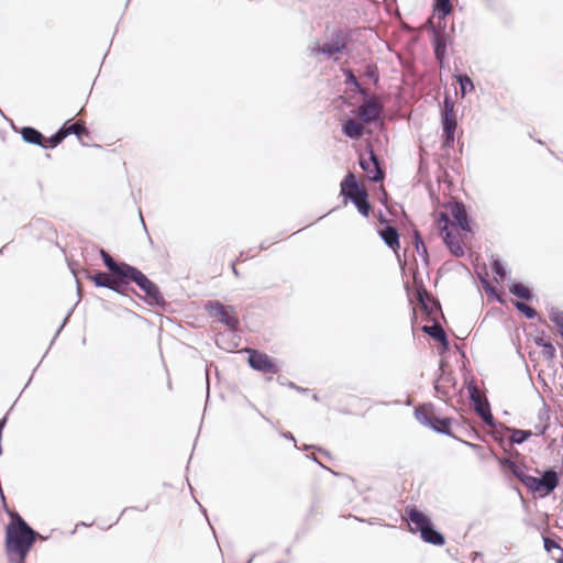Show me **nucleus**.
<instances>
[{"label":"nucleus","mask_w":563,"mask_h":563,"mask_svg":"<svg viewBox=\"0 0 563 563\" xmlns=\"http://www.w3.org/2000/svg\"><path fill=\"white\" fill-rule=\"evenodd\" d=\"M99 256L107 268L103 271H84L85 278L96 288L109 289L133 301V296L140 297L145 303L155 308H164L167 302L156 283L151 280L139 267L124 261H118L103 247Z\"/></svg>","instance_id":"nucleus-1"},{"label":"nucleus","mask_w":563,"mask_h":563,"mask_svg":"<svg viewBox=\"0 0 563 563\" xmlns=\"http://www.w3.org/2000/svg\"><path fill=\"white\" fill-rule=\"evenodd\" d=\"M405 514L413 525L412 532L419 533L420 539L428 544L442 547L445 544V536L435 527L432 518L420 510L416 505H407Z\"/></svg>","instance_id":"nucleus-2"},{"label":"nucleus","mask_w":563,"mask_h":563,"mask_svg":"<svg viewBox=\"0 0 563 563\" xmlns=\"http://www.w3.org/2000/svg\"><path fill=\"white\" fill-rule=\"evenodd\" d=\"M446 22L431 24L428 27V34L430 44L433 51L434 59L441 70H444L448 66L449 59V47L453 46L454 43V24L451 25L450 32L446 30Z\"/></svg>","instance_id":"nucleus-3"},{"label":"nucleus","mask_w":563,"mask_h":563,"mask_svg":"<svg viewBox=\"0 0 563 563\" xmlns=\"http://www.w3.org/2000/svg\"><path fill=\"white\" fill-rule=\"evenodd\" d=\"M413 416L421 426L433 432L459 440L452 431L454 419L451 417H441L437 413L433 404L428 402L417 406L413 410Z\"/></svg>","instance_id":"nucleus-4"},{"label":"nucleus","mask_w":563,"mask_h":563,"mask_svg":"<svg viewBox=\"0 0 563 563\" xmlns=\"http://www.w3.org/2000/svg\"><path fill=\"white\" fill-rule=\"evenodd\" d=\"M341 196L346 203L350 201L354 205L357 212L367 218L371 212V202L368 194L362 187L356 176L349 172L341 181Z\"/></svg>","instance_id":"nucleus-5"},{"label":"nucleus","mask_w":563,"mask_h":563,"mask_svg":"<svg viewBox=\"0 0 563 563\" xmlns=\"http://www.w3.org/2000/svg\"><path fill=\"white\" fill-rule=\"evenodd\" d=\"M441 147L452 150L455 144L457 115L454 110V101L450 92L445 91L440 103Z\"/></svg>","instance_id":"nucleus-6"},{"label":"nucleus","mask_w":563,"mask_h":563,"mask_svg":"<svg viewBox=\"0 0 563 563\" xmlns=\"http://www.w3.org/2000/svg\"><path fill=\"white\" fill-rule=\"evenodd\" d=\"M521 484L532 494H538L539 497L545 498L559 486L560 473L553 467H547L539 477L526 474V476L521 478Z\"/></svg>","instance_id":"nucleus-7"},{"label":"nucleus","mask_w":563,"mask_h":563,"mask_svg":"<svg viewBox=\"0 0 563 563\" xmlns=\"http://www.w3.org/2000/svg\"><path fill=\"white\" fill-rule=\"evenodd\" d=\"M10 521L7 523L4 529V544L16 542H22L23 540H29L32 538L35 540L36 538L44 539L37 531H35L25 520L24 518L15 510L10 509Z\"/></svg>","instance_id":"nucleus-8"},{"label":"nucleus","mask_w":563,"mask_h":563,"mask_svg":"<svg viewBox=\"0 0 563 563\" xmlns=\"http://www.w3.org/2000/svg\"><path fill=\"white\" fill-rule=\"evenodd\" d=\"M203 309L209 318L225 325L229 330L236 331L239 329L240 320L233 306L212 299L205 302Z\"/></svg>","instance_id":"nucleus-9"},{"label":"nucleus","mask_w":563,"mask_h":563,"mask_svg":"<svg viewBox=\"0 0 563 563\" xmlns=\"http://www.w3.org/2000/svg\"><path fill=\"white\" fill-rule=\"evenodd\" d=\"M367 157L362 154L358 158V166L366 175V178L375 184H380L386 178L384 162L372 146L366 147Z\"/></svg>","instance_id":"nucleus-10"},{"label":"nucleus","mask_w":563,"mask_h":563,"mask_svg":"<svg viewBox=\"0 0 563 563\" xmlns=\"http://www.w3.org/2000/svg\"><path fill=\"white\" fill-rule=\"evenodd\" d=\"M249 366L262 374H277L280 369L278 361L256 349H247Z\"/></svg>","instance_id":"nucleus-11"},{"label":"nucleus","mask_w":563,"mask_h":563,"mask_svg":"<svg viewBox=\"0 0 563 563\" xmlns=\"http://www.w3.org/2000/svg\"><path fill=\"white\" fill-rule=\"evenodd\" d=\"M365 100L355 109L352 110L353 114H356V118L364 125H376L382 123L383 120L379 115L382 110V104L373 97H364Z\"/></svg>","instance_id":"nucleus-12"},{"label":"nucleus","mask_w":563,"mask_h":563,"mask_svg":"<svg viewBox=\"0 0 563 563\" xmlns=\"http://www.w3.org/2000/svg\"><path fill=\"white\" fill-rule=\"evenodd\" d=\"M380 223L383 224L382 228L377 230V233L382 241L385 243V245L390 249L398 257L399 263H401L400 256H399V250H400V233L399 230L391 225L390 222L387 220V218L380 211ZM402 267V264H400Z\"/></svg>","instance_id":"nucleus-13"},{"label":"nucleus","mask_w":563,"mask_h":563,"mask_svg":"<svg viewBox=\"0 0 563 563\" xmlns=\"http://www.w3.org/2000/svg\"><path fill=\"white\" fill-rule=\"evenodd\" d=\"M448 208L450 209L451 217L454 221V224L463 232L474 233L473 231V219L468 214L467 206L461 200H450L448 202Z\"/></svg>","instance_id":"nucleus-14"},{"label":"nucleus","mask_w":563,"mask_h":563,"mask_svg":"<svg viewBox=\"0 0 563 563\" xmlns=\"http://www.w3.org/2000/svg\"><path fill=\"white\" fill-rule=\"evenodd\" d=\"M34 543L35 540L30 538L29 540H23L22 542L14 541L13 543L9 542L8 544H4V550L9 563H26V558Z\"/></svg>","instance_id":"nucleus-15"},{"label":"nucleus","mask_w":563,"mask_h":563,"mask_svg":"<svg viewBox=\"0 0 563 563\" xmlns=\"http://www.w3.org/2000/svg\"><path fill=\"white\" fill-rule=\"evenodd\" d=\"M445 362L441 360L439 362L438 375L433 380V388L439 397H445L449 395L448 386L455 388L457 380L452 372H446L444 368Z\"/></svg>","instance_id":"nucleus-16"},{"label":"nucleus","mask_w":563,"mask_h":563,"mask_svg":"<svg viewBox=\"0 0 563 563\" xmlns=\"http://www.w3.org/2000/svg\"><path fill=\"white\" fill-rule=\"evenodd\" d=\"M354 30L338 29L331 34L332 44L338 47L336 53L347 54L350 52L349 45L354 42Z\"/></svg>","instance_id":"nucleus-17"},{"label":"nucleus","mask_w":563,"mask_h":563,"mask_svg":"<svg viewBox=\"0 0 563 563\" xmlns=\"http://www.w3.org/2000/svg\"><path fill=\"white\" fill-rule=\"evenodd\" d=\"M496 461L504 473H509L514 475L521 482V478L526 476V471L528 470L527 465L523 463H519L514 461L508 456H495Z\"/></svg>","instance_id":"nucleus-18"},{"label":"nucleus","mask_w":563,"mask_h":563,"mask_svg":"<svg viewBox=\"0 0 563 563\" xmlns=\"http://www.w3.org/2000/svg\"><path fill=\"white\" fill-rule=\"evenodd\" d=\"M11 126L15 132H19L23 142L31 145H36L42 148L43 146V140L44 135L43 133L31 125H25L20 128L19 130L13 125V122L11 121Z\"/></svg>","instance_id":"nucleus-19"},{"label":"nucleus","mask_w":563,"mask_h":563,"mask_svg":"<svg viewBox=\"0 0 563 563\" xmlns=\"http://www.w3.org/2000/svg\"><path fill=\"white\" fill-rule=\"evenodd\" d=\"M341 131L343 135L353 141L361 140L365 134L364 124L357 118L342 121Z\"/></svg>","instance_id":"nucleus-20"},{"label":"nucleus","mask_w":563,"mask_h":563,"mask_svg":"<svg viewBox=\"0 0 563 563\" xmlns=\"http://www.w3.org/2000/svg\"><path fill=\"white\" fill-rule=\"evenodd\" d=\"M508 289L512 296L527 302L532 301L536 297L532 289L516 279H509Z\"/></svg>","instance_id":"nucleus-21"},{"label":"nucleus","mask_w":563,"mask_h":563,"mask_svg":"<svg viewBox=\"0 0 563 563\" xmlns=\"http://www.w3.org/2000/svg\"><path fill=\"white\" fill-rule=\"evenodd\" d=\"M443 243L449 252L455 257H462L465 254L464 243L460 241L457 233L446 232L442 235Z\"/></svg>","instance_id":"nucleus-22"},{"label":"nucleus","mask_w":563,"mask_h":563,"mask_svg":"<svg viewBox=\"0 0 563 563\" xmlns=\"http://www.w3.org/2000/svg\"><path fill=\"white\" fill-rule=\"evenodd\" d=\"M421 331L430 335L434 341L440 342L443 345L444 351L449 350V338L440 324L433 323L432 325H423Z\"/></svg>","instance_id":"nucleus-23"},{"label":"nucleus","mask_w":563,"mask_h":563,"mask_svg":"<svg viewBox=\"0 0 563 563\" xmlns=\"http://www.w3.org/2000/svg\"><path fill=\"white\" fill-rule=\"evenodd\" d=\"M341 71H342V74L344 76V84L347 85V86H351L352 87V91L355 95H358V96H362V97H366L367 96L366 90L363 88V86L357 80L353 69H351V68H342Z\"/></svg>","instance_id":"nucleus-24"},{"label":"nucleus","mask_w":563,"mask_h":563,"mask_svg":"<svg viewBox=\"0 0 563 563\" xmlns=\"http://www.w3.org/2000/svg\"><path fill=\"white\" fill-rule=\"evenodd\" d=\"M432 12L438 19L437 23L446 22L451 13V0H433Z\"/></svg>","instance_id":"nucleus-25"},{"label":"nucleus","mask_w":563,"mask_h":563,"mask_svg":"<svg viewBox=\"0 0 563 563\" xmlns=\"http://www.w3.org/2000/svg\"><path fill=\"white\" fill-rule=\"evenodd\" d=\"M489 264L492 272L499 277L500 282L509 279L510 271L508 269L506 263L499 258V256L492 255Z\"/></svg>","instance_id":"nucleus-26"},{"label":"nucleus","mask_w":563,"mask_h":563,"mask_svg":"<svg viewBox=\"0 0 563 563\" xmlns=\"http://www.w3.org/2000/svg\"><path fill=\"white\" fill-rule=\"evenodd\" d=\"M453 78L459 84L462 98L475 89L474 81L467 74H462L456 70V73L453 75Z\"/></svg>","instance_id":"nucleus-27"},{"label":"nucleus","mask_w":563,"mask_h":563,"mask_svg":"<svg viewBox=\"0 0 563 563\" xmlns=\"http://www.w3.org/2000/svg\"><path fill=\"white\" fill-rule=\"evenodd\" d=\"M59 129L65 139L69 135H76L80 140L81 132H87V128L84 124H78L71 120H66Z\"/></svg>","instance_id":"nucleus-28"},{"label":"nucleus","mask_w":563,"mask_h":563,"mask_svg":"<svg viewBox=\"0 0 563 563\" xmlns=\"http://www.w3.org/2000/svg\"><path fill=\"white\" fill-rule=\"evenodd\" d=\"M413 284H415L416 291H417V300L419 301V303L422 306V308L424 310L430 311V307L426 299V291H427L426 286L423 285L422 279L419 277L418 271H416V273H415Z\"/></svg>","instance_id":"nucleus-29"},{"label":"nucleus","mask_w":563,"mask_h":563,"mask_svg":"<svg viewBox=\"0 0 563 563\" xmlns=\"http://www.w3.org/2000/svg\"><path fill=\"white\" fill-rule=\"evenodd\" d=\"M413 239H415V249H416L417 253L420 255L424 265L428 266L429 261H430L429 252H428L427 245L418 230L413 231Z\"/></svg>","instance_id":"nucleus-30"},{"label":"nucleus","mask_w":563,"mask_h":563,"mask_svg":"<svg viewBox=\"0 0 563 563\" xmlns=\"http://www.w3.org/2000/svg\"><path fill=\"white\" fill-rule=\"evenodd\" d=\"M478 279L484 291L489 298H493L499 303H505V301L497 295L495 287L489 283L487 272L484 274H478Z\"/></svg>","instance_id":"nucleus-31"},{"label":"nucleus","mask_w":563,"mask_h":563,"mask_svg":"<svg viewBox=\"0 0 563 563\" xmlns=\"http://www.w3.org/2000/svg\"><path fill=\"white\" fill-rule=\"evenodd\" d=\"M549 319L555 325L559 334L563 339V311L556 307H551L549 310Z\"/></svg>","instance_id":"nucleus-32"},{"label":"nucleus","mask_w":563,"mask_h":563,"mask_svg":"<svg viewBox=\"0 0 563 563\" xmlns=\"http://www.w3.org/2000/svg\"><path fill=\"white\" fill-rule=\"evenodd\" d=\"M511 431V443L522 444L532 437V431L528 429H510Z\"/></svg>","instance_id":"nucleus-33"},{"label":"nucleus","mask_w":563,"mask_h":563,"mask_svg":"<svg viewBox=\"0 0 563 563\" xmlns=\"http://www.w3.org/2000/svg\"><path fill=\"white\" fill-rule=\"evenodd\" d=\"M64 140H65V137L62 133V130L58 129L55 133H53L47 139L44 137L42 148L53 150V148L57 147Z\"/></svg>","instance_id":"nucleus-34"},{"label":"nucleus","mask_w":563,"mask_h":563,"mask_svg":"<svg viewBox=\"0 0 563 563\" xmlns=\"http://www.w3.org/2000/svg\"><path fill=\"white\" fill-rule=\"evenodd\" d=\"M515 308L522 313L528 320H532L538 317L537 310L530 305L520 300L514 301Z\"/></svg>","instance_id":"nucleus-35"},{"label":"nucleus","mask_w":563,"mask_h":563,"mask_svg":"<svg viewBox=\"0 0 563 563\" xmlns=\"http://www.w3.org/2000/svg\"><path fill=\"white\" fill-rule=\"evenodd\" d=\"M435 221L438 224V229L442 235L446 234V232H453L451 229L452 224L446 213L439 212Z\"/></svg>","instance_id":"nucleus-36"},{"label":"nucleus","mask_w":563,"mask_h":563,"mask_svg":"<svg viewBox=\"0 0 563 563\" xmlns=\"http://www.w3.org/2000/svg\"><path fill=\"white\" fill-rule=\"evenodd\" d=\"M362 75L371 79L374 85H377L379 81V71L377 65L375 64H366Z\"/></svg>","instance_id":"nucleus-37"},{"label":"nucleus","mask_w":563,"mask_h":563,"mask_svg":"<svg viewBox=\"0 0 563 563\" xmlns=\"http://www.w3.org/2000/svg\"><path fill=\"white\" fill-rule=\"evenodd\" d=\"M336 49H338V47H335L332 44V42L330 41V43H324L321 47H316L312 51V54H316V55L322 54L328 57H332L334 54H338Z\"/></svg>","instance_id":"nucleus-38"},{"label":"nucleus","mask_w":563,"mask_h":563,"mask_svg":"<svg viewBox=\"0 0 563 563\" xmlns=\"http://www.w3.org/2000/svg\"><path fill=\"white\" fill-rule=\"evenodd\" d=\"M465 386H466V389H467L468 400L470 401H475L477 399V397H479V395H478V387H477L475 378L472 377L470 380H466L465 382Z\"/></svg>","instance_id":"nucleus-39"},{"label":"nucleus","mask_w":563,"mask_h":563,"mask_svg":"<svg viewBox=\"0 0 563 563\" xmlns=\"http://www.w3.org/2000/svg\"><path fill=\"white\" fill-rule=\"evenodd\" d=\"M542 539H543L544 550L548 553H551L552 550H554V549L560 551L563 548L561 545V543H560V540L551 539V538L545 537V536H543Z\"/></svg>","instance_id":"nucleus-40"},{"label":"nucleus","mask_w":563,"mask_h":563,"mask_svg":"<svg viewBox=\"0 0 563 563\" xmlns=\"http://www.w3.org/2000/svg\"><path fill=\"white\" fill-rule=\"evenodd\" d=\"M537 335L533 338V343L542 347L551 342V340L547 336V333L543 330L536 329Z\"/></svg>","instance_id":"nucleus-41"},{"label":"nucleus","mask_w":563,"mask_h":563,"mask_svg":"<svg viewBox=\"0 0 563 563\" xmlns=\"http://www.w3.org/2000/svg\"><path fill=\"white\" fill-rule=\"evenodd\" d=\"M481 418L483 419V421L485 422V424L489 428H494V427H497L498 422L497 420L494 418L493 413H492V408H490V405H487L486 407V412L483 413L481 416Z\"/></svg>","instance_id":"nucleus-42"},{"label":"nucleus","mask_w":563,"mask_h":563,"mask_svg":"<svg viewBox=\"0 0 563 563\" xmlns=\"http://www.w3.org/2000/svg\"><path fill=\"white\" fill-rule=\"evenodd\" d=\"M542 355L547 361H553L556 356V350L552 342L541 347Z\"/></svg>","instance_id":"nucleus-43"},{"label":"nucleus","mask_w":563,"mask_h":563,"mask_svg":"<svg viewBox=\"0 0 563 563\" xmlns=\"http://www.w3.org/2000/svg\"><path fill=\"white\" fill-rule=\"evenodd\" d=\"M473 407H474V410L476 411V413L481 417L483 413L486 412V407L487 405H490L489 401L486 399V400H482L481 397H477V399L475 401H470Z\"/></svg>","instance_id":"nucleus-44"},{"label":"nucleus","mask_w":563,"mask_h":563,"mask_svg":"<svg viewBox=\"0 0 563 563\" xmlns=\"http://www.w3.org/2000/svg\"><path fill=\"white\" fill-rule=\"evenodd\" d=\"M67 264H68V268H69L70 273L73 274V276L76 279L77 291H78V296L80 297V283H79V279H78V266H79V264L77 262H75V261H68Z\"/></svg>","instance_id":"nucleus-45"},{"label":"nucleus","mask_w":563,"mask_h":563,"mask_svg":"<svg viewBox=\"0 0 563 563\" xmlns=\"http://www.w3.org/2000/svg\"><path fill=\"white\" fill-rule=\"evenodd\" d=\"M77 306V302L68 310V312L66 313L65 318L63 319L60 325L58 327V329L56 330L55 332V335L54 338L52 339L51 341V345L54 343L55 339L60 334L62 330L64 329V327L67 324L71 313L74 312V309L75 307Z\"/></svg>","instance_id":"nucleus-46"},{"label":"nucleus","mask_w":563,"mask_h":563,"mask_svg":"<svg viewBox=\"0 0 563 563\" xmlns=\"http://www.w3.org/2000/svg\"><path fill=\"white\" fill-rule=\"evenodd\" d=\"M549 412H550V410H549V408H548L547 404L544 402V408H543V410H540V411H539V415H538L539 420H540L542 423H543V422H548V421H549V419H550V413H549Z\"/></svg>","instance_id":"nucleus-47"},{"label":"nucleus","mask_w":563,"mask_h":563,"mask_svg":"<svg viewBox=\"0 0 563 563\" xmlns=\"http://www.w3.org/2000/svg\"><path fill=\"white\" fill-rule=\"evenodd\" d=\"M147 508H148V505H145V506H144V507H142V508H137V507H125L124 509H122L121 514H120V515H119V517L115 519V521H114L113 523L109 525L108 527H106L104 529H108V528L112 527L113 525H115V523L120 520L121 516H122L124 512H126L128 510H130V509H137V510H140V511H145Z\"/></svg>","instance_id":"nucleus-48"},{"label":"nucleus","mask_w":563,"mask_h":563,"mask_svg":"<svg viewBox=\"0 0 563 563\" xmlns=\"http://www.w3.org/2000/svg\"><path fill=\"white\" fill-rule=\"evenodd\" d=\"M310 449H316V450H318L320 453H322L323 455H325L327 457L331 459V454H330V452H329L328 450H325V449L318 448V446H316V445H308V444H305V445L301 448V450H303V451H308V450H310Z\"/></svg>","instance_id":"nucleus-49"},{"label":"nucleus","mask_w":563,"mask_h":563,"mask_svg":"<svg viewBox=\"0 0 563 563\" xmlns=\"http://www.w3.org/2000/svg\"><path fill=\"white\" fill-rule=\"evenodd\" d=\"M550 424L548 422H541L540 424L536 426L537 434L538 435H544L549 429Z\"/></svg>","instance_id":"nucleus-50"},{"label":"nucleus","mask_w":563,"mask_h":563,"mask_svg":"<svg viewBox=\"0 0 563 563\" xmlns=\"http://www.w3.org/2000/svg\"><path fill=\"white\" fill-rule=\"evenodd\" d=\"M213 365V363L211 364H207L206 365V389H207V399H209V395H210V377H209V369L210 367Z\"/></svg>","instance_id":"nucleus-51"},{"label":"nucleus","mask_w":563,"mask_h":563,"mask_svg":"<svg viewBox=\"0 0 563 563\" xmlns=\"http://www.w3.org/2000/svg\"><path fill=\"white\" fill-rule=\"evenodd\" d=\"M277 382H278L282 386H288V387H290V388L296 387V384H295V383H292V382L288 380L285 376H282V375H279V376L277 377Z\"/></svg>","instance_id":"nucleus-52"},{"label":"nucleus","mask_w":563,"mask_h":563,"mask_svg":"<svg viewBox=\"0 0 563 563\" xmlns=\"http://www.w3.org/2000/svg\"><path fill=\"white\" fill-rule=\"evenodd\" d=\"M307 457H308L309 460L313 461L314 463H317L320 467H322V468H324V470L330 471V472H331V473H333L335 476H338V475H339L338 473H335V472L331 471L330 468L325 467V466H324V465L319 461V459H318L314 454H309V455H307Z\"/></svg>","instance_id":"nucleus-53"},{"label":"nucleus","mask_w":563,"mask_h":563,"mask_svg":"<svg viewBox=\"0 0 563 563\" xmlns=\"http://www.w3.org/2000/svg\"><path fill=\"white\" fill-rule=\"evenodd\" d=\"M280 435L289 441H292L295 442V448L298 449L297 444H296V439H295V435L290 432V431H283L280 432Z\"/></svg>","instance_id":"nucleus-54"},{"label":"nucleus","mask_w":563,"mask_h":563,"mask_svg":"<svg viewBox=\"0 0 563 563\" xmlns=\"http://www.w3.org/2000/svg\"><path fill=\"white\" fill-rule=\"evenodd\" d=\"M1 501H2V508L7 515H10V507L7 504L4 493L2 492V495H0Z\"/></svg>","instance_id":"nucleus-55"},{"label":"nucleus","mask_w":563,"mask_h":563,"mask_svg":"<svg viewBox=\"0 0 563 563\" xmlns=\"http://www.w3.org/2000/svg\"><path fill=\"white\" fill-rule=\"evenodd\" d=\"M358 521L361 522H367L368 525H374V523H377L378 521H382V519L379 518H369V519H363V518H357L355 517Z\"/></svg>","instance_id":"nucleus-56"},{"label":"nucleus","mask_w":563,"mask_h":563,"mask_svg":"<svg viewBox=\"0 0 563 563\" xmlns=\"http://www.w3.org/2000/svg\"><path fill=\"white\" fill-rule=\"evenodd\" d=\"M8 423V413L4 415L1 419H0V431L3 432L5 426Z\"/></svg>","instance_id":"nucleus-57"},{"label":"nucleus","mask_w":563,"mask_h":563,"mask_svg":"<svg viewBox=\"0 0 563 563\" xmlns=\"http://www.w3.org/2000/svg\"><path fill=\"white\" fill-rule=\"evenodd\" d=\"M461 442L464 443L465 445L472 448V449H481L482 448L479 444H475V443H472V442H468V441L461 440Z\"/></svg>","instance_id":"nucleus-58"},{"label":"nucleus","mask_w":563,"mask_h":563,"mask_svg":"<svg viewBox=\"0 0 563 563\" xmlns=\"http://www.w3.org/2000/svg\"><path fill=\"white\" fill-rule=\"evenodd\" d=\"M238 261H239V258H238V260H235L234 262H232V264H231L232 272H233V274H234L235 276H240V273H239V271H238V268H236V262H238Z\"/></svg>","instance_id":"nucleus-59"},{"label":"nucleus","mask_w":563,"mask_h":563,"mask_svg":"<svg viewBox=\"0 0 563 563\" xmlns=\"http://www.w3.org/2000/svg\"><path fill=\"white\" fill-rule=\"evenodd\" d=\"M272 243H267L266 241H263L261 244H260V250L264 251V250H267L269 246H271Z\"/></svg>","instance_id":"nucleus-60"},{"label":"nucleus","mask_w":563,"mask_h":563,"mask_svg":"<svg viewBox=\"0 0 563 563\" xmlns=\"http://www.w3.org/2000/svg\"><path fill=\"white\" fill-rule=\"evenodd\" d=\"M405 290L407 292L409 300H411V288L408 283L405 284Z\"/></svg>","instance_id":"nucleus-61"},{"label":"nucleus","mask_w":563,"mask_h":563,"mask_svg":"<svg viewBox=\"0 0 563 563\" xmlns=\"http://www.w3.org/2000/svg\"><path fill=\"white\" fill-rule=\"evenodd\" d=\"M446 551H448V553H449L451 556H453V555L457 554V552H459L457 548H448V550H446Z\"/></svg>","instance_id":"nucleus-62"},{"label":"nucleus","mask_w":563,"mask_h":563,"mask_svg":"<svg viewBox=\"0 0 563 563\" xmlns=\"http://www.w3.org/2000/svg\"><path fill=\"white\" fill-rule=\"evenodd\" d=\"M294 389H296L298 393H301V394H306L309 390L308 388H303V387H300L297 385H296V387H294Z\"/></svg>","instance_id":"nucleus-63"},{"label":"nucleus","mask_w":563,"mask_h":563,"mask_svg":"<svg viewBox=\"0 0 563 563\" xmlns=\"http://www.w3.org/2000/svg\"><path fill=\"white\" fill-rule=\"evenodd\" d=\"M556 563H563V548L560 550V556L555 559Z\"/></svg>","instance_id":"nucleus-64"}]
</instances>
